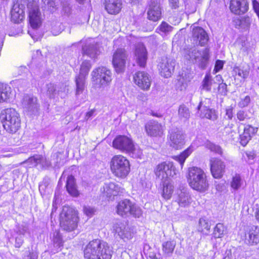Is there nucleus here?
Instances as JSON below:
<instances>
[{
    "mask_svg": "<svg viewBox=\"0 0 259 259\" xmlns=\"http://www.w3.org/2000/svg\"><path fill=\"white\" fill-rule=\"evenodd\" d=\"M112 253L108 243L100 239L90 241L84 249L85 259H111Z\"/></svg>",
    "mask_w": 259,
    "mask_h": 259,
    "instance_id": "1",
    "label": "nucleus"
},
{
    "mask_svg": "<svg viewBox=\"0 0 259 259\" xmlns=\"http://www.w3.org/2000/svg\"><path fill=\"white\" fill-rule=\"evenodd\" d=\"M0 117L4 128L8 133H15L20 128V117L15 109L8 108L3 110Z\"/></svg>",
    "mask_w": 259,
    "mask_h": 259,
    "instance_id": "2",
    "label": "nucleus"
},
{
    "mask_svg": "<svg viewBox=\"0 0 259 259\" xmlns=\"http://www.w3.org/2000/svg\"><path fill=\"white\" fill-rule=\"evenodd\" d=\"M188 182L190 186L197 191L204 192L208 188V183L204 171L198 167L189 169Z\"/></svg>",
    "mask_w": 259,
    "mask_h": 259,
    "instance_id": "3",
    "label": "nucleus"
},
{
    "mask_svg": "<svg viewBox=\"0 0 259 259\" xmlns=\"http://www.w3.org/2000/svg\"><path fill=\"white\" fill-rule=\"evenodd\" d=\"M91 76L93 85L96 89L104 88L109 85L112 80L111 71L103 66L94 69Z\"/></svg>",
    "mask_w": 259,
    "mask_h": 259,
    "instance_id": "4",
    "label": "nucleus"
},
{
    "mask_svg": "<svg viewBox=\"0 0 259 259\" xmlns=\"http://www.w3.org/2000/svg\"><path fill=\"white\" fill-rule=\"evenodd\" d=\"M110 166L112 174L117 178H125L130 171L129 161L121 155L114 156L110 161Z\"/></svg>",
    "mask_w": 259,
    "mask_h": 259,
    "instance_id": "5",
    "label": "nucleus"
},
{
    "mask_svg": "<svg viewBox=\"0 0 259 259\" xmlns=\"http://www.w3.org/2000/svg\"><path fill=\"white\" fill-rule=\"evenodd\" d=\"M77 217L76 211L69 206H64L60 213V226L68 232L73 231L77 227Z\"/></svg>",
    "mask_w": 259,
    "mask_h": 259,
    "instance_id": "6",
    "label": "nucleus"
},
{
    "mask_svg": "<svg viewBox=\"0 0 259 259\" xmlns=\"http://www.w3.org/2000/svg\"><path fill=\"white\" fill-rule=\"evenodd\" d=\"M185 57L189 60L195 61L201 68L204 69L209 59V50L207 48L200 51L194 48H190L185 50Z\"/></svg>",
    "mask_w": 259,
    "mask_h": 259,
    "instance_id": "7",
    "label": "nucleus"
},
{
    "mask_svg": "<svg viewBox=\"0 0 259 259\" xmlns=\"http://www.w3.org/2000/svg\"><path fill=\"white\" fill-rule=\"evenodd\" d=\"M116 212L122 217L130 214L135 217H139L142 214L140 208L128 199L121 200L118 203Z\"/></svg>",
    "mask_w": 259,
    "mask_h": 259,
    "instance_id": "8",
    "label": "nucleus"
},
{
    "mask_svg": "<svg viewBox=\"0 0 259 259\" xmlns=\"http://www.w3.org/2000/svg\"><path fill=\"white\" fill-rule=\"evenodd\" d=\"M91 64L89 61H83L80 68L79 74L76 76V95H79L81 94L84 89L87 76L91 68Z\"/></svg>",
    "mask_w": 259,
    "mask_h": 259,
    "instance_id": "9",
    "label": "nucleus"
},
{
    "mask_svg": "<svg viewBox=\"0 0 259 259\" xmlns=\"http://www.w3.org/2000/svg\"><path fill=\"white\" fill-rule=\"evenodd\" d=\"M168 142L170 147L179 149L185 144V135L183 132L178 127H172L168 131Z\"/></svg>",
    "mask_w": 259,
    "mask_h": 259,
    "instance_id": "10",
    "label": "nucleus"
},
{
    "mask_svg": "<svg viewBox=\"0 0 259 259\" xmlns=\"http://www.w3.org/2000/svg\"><path fill=\"white\" fill-rule=\"evenodd\" d=\"M155 174L157 178L162 180L169 177H174L176 175V169L174 164L170 161L162 162L157 166L155 170Z\"/></svg>",
    "mask_w": 259,
    "mask_h": 259,
    "instance_id": "11",
    "label": "nucleus"
},
{
    "mask_svg": "<svg viewBox=\"0 0 259 259\" xmlns=\"http://www.w3.org/2000/svg\"><path fill=\"white\" fill-rule=\"evenodd\" d=\"M126 58L127 55L124 49H117L113 54L112 64L117 73H121L124 71Z\"/></svg>",
    "mask_w": 259,
    "mask_h": 259,
    "instance_id": "12",
    "label": "nucleus"
},
{
    "mask_svg": "<svg viewBox=\"0 0 259 259\" xmlns=\"http://www.w3.org/2000/svg\"><path fill=\"white\" fill-rule=\"evenodd\" d=\"M114 232L124 241L131 239L134 235L133 228L121 222H117L113 226Z\"/></svg>",
    "mask_w": 259,
    "mask_h": 259,
    "instance_id": "13",
    "label": "nucleus"
},
{
    "mask_svg": "<svg viewBox=\"0 0 259 259\" xmlns=\"http://www.w3.org/2000/svg\"><path fill=\"white\" fill-rule=\"evenodd\" d=\"M161 75L167 78L171 76L174 71L175 60L171 58L163 57L158 64Z\"/></svg>",
    "mask_w": 259,
    "mask_h": 259,
    "instance_id": "14",
    "label": "nucleus"
},
{
    "mask_svg": "<svg viewBox=\"0 0 259 259\" xmlns=\"http://www.w3.org/2000/svg\"><path fill=\"white\" fill-rule=\"evenodd\" d=\"M29 167H35L38 169H46L51 166V162L42 155L35 154L25 161Z\"/></svg>",
    "mask_w": 259,
    "mask_h": 259,
    "instance_id": "15",
    "label": "nucleus"
},
{
    "mask_svg": "<svg viewBox=\"0 0 259 259\" xmlns=\"http://www.w3.org/2000/svg\"><path fill=\"white\" fill-rule=\"evenodd\" d=\"M210 99H205L204 101H201L197 107V110L200 111L199 116L201 118H206L212 120H215L217 118L215 110L209 108Z\"/></svg>",
    "mask_w": 259,
    "mask_h": 259,
    "instance_id": "16",
    "label": "nucleus"
},
{
    "mask_svg": "<svg viewBox=\"0 0 259 259\" xmlns=\"http://www.w3.org/2000/svg\"><path fill=\"white\" fill-rule=\"evenodd\" d=\"M133 140L126 136L119 135L113 141V147L122 152L127 153L133 147Z\"/></svg>",
    "mask_w": 259,
    "mask_h": 259,
    "instance_id": "17",
    "label": "nucleus"
},
{
    "mask_svg": "<svg viewBox=\"0 0 259 259\" xmlns=\"http://www.w3.org/2000/svg\"><path fill=\"white\" fill-rule=\"evenodd\" d=\"M192 33V39L194 44L203 46L207 44L208 40V36L206 31L202 28L193 26Z\"/></svg>",
    "mask_w": 259,
    "mask_h": 259,
    "instance_id": "18",
    "label": "nucleus"
},
{
    "mask_svg": "<svg viewBox=\"0 0 259 259\" xmlns=\"http://www.w3.org/2000/svg\"><path fill=\"white\" fill-rule=\"evenodd\" d=\"M210 171L215 179L222 178L226 171V165L222 160L213 158L210 160Z\"/></svg>",
    "mask_w": 259,
    "mask_h": 259,
    "instance_id": "19",
    "label": "nucleus"
},
{
    "mask_svg": "<svg viewBox=\"0 0 259 259\" xmlns=\"http://www.w3.org/2000/svg\"><path fill=\"white\" fill-rule=\"evenodd\" d=\"M145 128L148 136L153 137H162L163 135V125L156 120H150L145 124Z\"/></svg>",
    "mask_w": 259,
    "mask_h": 259,
    "instance_id": "20",
    "label": "nucleus"
},
{
    "mask_svg": "<svg viewBox=\"0 0 259 259\" xmlns=\"http://www.w3.org/2000/svg\"><path fill=\"white\" fill-rule=\"evenodd\" d=\"M135 83L142 90H148L151 86V81L149 74L144 71H139L134 76Z\"/></svg>",
    "mask_w": 259,
    "mask_h": 259,
    "instance_id": "21",
    "label": "nucleus"
},
{
    "mask_svg": "<svg viewBox=\"0 0 259 259\" xmlns=\"http://www.w3.org/2000/svg\"><path fill=\"white\" fill-rule=\"evenodd\" d=\"M21 104L25 112L34 113L38 108L37 98L31 95H25L22 99Z\"/></svg>",
    "mask_w": 259,
    "mask_h": 259,
    "instance_id": "22",
    "label": "nucleus"
},
{
    "mask_svg": "<svg viewBox=\"0 0 259 259\" xmlns=\"http://www.w3.org/2000/svg\"><path fill=\"white\" fill-rule=\"evenodd\" d=\"M101 191L104 197L111 199L112 197L121 194L123 189L113 182L105 183L101 188Z\"/></svg>",
    "mask_w": 259,
    "mask_h": 259,
    "instance_id": "23",
    "label": "nucleus"
},
{
    "mask_svg": "<svg viewBox=\"0 0 259 259\" xmlns=\"http://www.w3.org/2000/svg\"><path fill=\"white\" fill-rule=\"evenodd\" d=\"M149 20L156 22L161 18V9L159 3L157 0H152L147 12Z\"/></svg>",
    "mask_w": 259,
    "mask_h": 259,
    "instance_id": "24",
    "label": "nucleus"
},
{
    "mask_svg": "<svg viewBox=\"0 0 259 259\" xmlns=\"http://www.w3.org/2000/svg\"><path fill=\"white\" fill-rule=\"evenodd\" d=\"M245 242L249 245H256L259 242V227H249L245 233Z\"/></svg>",
    "mask_w": 259,
    "mask_h": 259,
    "instance_id": "25",
    "label": "nucleus"
},
{
    "mask_svg": "<svg viewBox=\"0 0 259 259\" xmlns=\"http://www.w3.org/2000/svg\"><path fill=\"white\" fill-rule=\"evenodd\" d=\"M230 9L236 15H242L247 12L248 4L246 0H231Z\"/></svg>",
    "mask_w": 259,
    "mask_h": 259,
    "instance_id": "26",
    "label": "nucleus"
},
{
    "mask_svg": "<svg viewBox=\"0 0 259 259\" xmlns=\"http://www.w3.org/2000/svg\"><path fill=\"white\" fill-rule=\"evenodd\" d=\"M135 57L137 63L141 67H145L147 59V52L143 45L137 46L135 50Z\"/></svg>",
    "mask_w": 259,
    "mask_h": 259,
    "instance_id": "27",
    "label": "nucleus"
},
{
    "mask_svg": "<svg viewBox=\"0 0 259 259\" xmlns=\"http://www.w3.org/2000/svg\"><path fill=\"white\" fill-rule=\"evenodd\" d=\"M104 5L106 10L110 14L119 13L122 8L121 0H105Z\"/></svg>",
    "mask_w": 259,
    "mask_h": 259,
    "instance_id": "28",
    "label": "nucleus"
},
{
    "mask_svg": "<svg viewBox=\"0 0 259 259\" xmlns=\"http://www.w3.org/2000/svg\"><path fill=\"white\" fill-rule=\"evenodd\" d=\"M177 198L176 201L181 207H186L191 203V198L189 192L184 188L178 190L177 192Z\"/></svg>",
    "mask_w": 259,
    "mask_h": 259,
    "instance_id": "29",
    "label": "nucleus"
},
{
    "mask_svg": "<svg viewBox=\"0 0 259 259\" xmlns=\"http://www.w3.org/2000/svg\"><path fill=\"white\" fill-rule=\"evenodd\" d=\"M29 18L30 24L33 28H37L40 25V14L37 6H35L30 10Z\"/></svg>",
    "mask_w": 259,
    "mask_h": 259,
    "instance_id": "30",
    "label": "nucleus"
},
{
    "mask_svg": "<svg viewBox=\"0 0 259 259\" xmlns=\"http://www.w3.org/2000/svg\"><path fill=\"white\" fill-rule=\"evenodd\" d=\"M11 20L15 23H20L24 18L23 6L20 7L18 4H15L11 12Z\"/></svg>",
    "mask_w": 259,
    "mask_h": 259,
    "instance_id": "31",
    "label": "nucleus"
},
{
    "mask_svg": "<svg viewBox=\"0 0 259 259\" xmlns=\"http://www.w3.org/2000/svg\"><path fill=\"white\" fill-rule=\"evenodd\" d=\"M66 188L68 193L72 196L77 197L79 195V192L77 189L75 180L73 176L70 175L67 177Z\"/></svg>",
    "mask_w": 259,
    "mask_h": 259,
    "instance_id": "32",
    "label": "nucleus"
},
{
    "mask_svg": "<svg viewBox=\"0 0 259 259\" xmlns=\"http://www.w3.org/2000/svg\"><path fill=\"white\" fill-rule=\"evenodd\" d=\"M11 94V88L6 84L0 83V103L7 102Z\"/></svg>",
    "mask_w": 259,
    "mask_h": 259,
    "instance_id": "33",
    "label": "nucleus"
},
{
    "mask_svg": "<svg viewBox=\"0 0 259 259\" xmlns=\"http://www.w3.org/2000/svg\"><path fill=\"white\" fill-rule=\"evenodd\" d=\"M227 233V228L222 223H218L213 228L212 236L214 239L222 238Z\"/></svg>",
    "mask_w": 259,
    "mask_h": 259,
    "instance_id": "34",
    "label": "nucleus"
},
{
    "mask_svg": "<svg viewBox=\"0 0 259 259\" xmlns=\"http://www.w3.org/2000/svg\"><path fill=\"white\" fill-rule=\"evenodd\" d=\"M84 55H86L91 58H95L98 55V50L96 44H89L85 45L82 48Z\"/></svg>",
    "mask_w": 259,
    "mask_h": 259,
    "instance_id": "35",
    "label": "nucleus"
},
{
    "mask_svg": "<svg viewBox=\"0 0 259 259\" xmlns=\"http://www.w3.org/2000/svg\"><path fill=\"white\" fill-rule=\"evenodd\" d=\"M195 149V147L192 144L180 155L175 156L174 159L180 163L182 167L186 159L191 154Z\"/></svg>",
    "mask_w": 259,
    "mask_h": 259,
    "instance_id": "36",
    "label": "nucleus"
},
{
    "mask_svg": "<svg viewBox=\"0 0 259 259\" xmlns=\"http://www.w3.org/2000/svg\"><path fill=\"white\" fill-rule=\"evenodd\" d=\"M176 242L175 240L164 242L162 245V250L164 255L170 256L173 253L176 247Z\"/></svg>",
    "mask_w": 259,
    "mask_h": 259,
    "instance_id": "37",
    "label": "nucleus"
},
{
    "mask_svg": "<svg viewBox=\"0 0 259 259\" xmlns=\"http://www.w3.org/2000/svg\"><path fill=\"white\" fill-rule=\"evenodd\" d=\"M191 116V112L189 108L184 104L180 105L178 109V117L180 119L184 121L188 120Z\"/></svg>",
    "mask_w": 259,
    "mask_h": 259,
    "instance_id": "38",
    "label": "nucleus"
},
{
    "mask_svg": "<svg viewBox=\"0 0 259 259\" xmlns=\"http://www.w3.org/2000/svg\"><path fill=\"white\" fill-rule=\"evenodd\" d=\"M173 27L165 21H163L156 29V32L162 36L168 35L172 31Z\"/></svg>",
    "mask_w": 259,
    "mask_h": 259,
    "instance_id": "39",
    "label": "nucleus"
},
{
    "mask_svg": "<svg viewBox=\"0 0 259 259\" xmlns=\"http://www.w3.org/2000/svg\"><path fill=\"white\" fill-rule=\"evenodd\" d=\"M174 187L173 184L170 182H167V183L164 182L163 184V193L162 196L166 199H169L172 195L174 192Z\"/></svg>",
    "mask_w": 259,
    "mask_h": 259,
    "instance_id": "40",
    "label": "nucleus"
},
{
    "mask_svg": "<svg viewBox=\"0 0 259 259\" xmlns=\"http://www.w3.org/2000/svg\"><path fill=\"white\" fill-rule=\"evenodd\" d=\"M210 224L208 220L205 217L200 218L197 227V231L201 233H204L205 230L209 231Z\"/></svg>",
    "mask_w": 259,
    "mask_h": 259,
    "instance_id": "41",
    "label": "nucleus"
},
{
    "mask_svg": "<svg viewBox=\"0 0 259 259\" xmlns=\"http://www.w3.org/2000/svg\"><path fill=\"white\" fill-rule=\"evenodd\" d=\"M234 71L236 74L245 79L249 75V68L245 66H235L234 68Z\"/></svg>",
    "mask_w": 259,
    "mask_h": 259,
    "instance_id": "42",
    "label": "nucleus"
},
{
    "mask_svg": "<svg viewBox=\"0 0 259 259\" xmlns=\"http://www.w3.org/2000/svg\"><path fill=\"white\" fill-rule=\"evenodd\" d=\"M53 240L54 247L55 248L54 252H58L59 248L63 245L62 239L59 232L56 231L54 233Z\"/></svg>",
    "mask_w": 259,
    "mask_h": 259,
    "instance_id": "43",
    "label": "nucleus"
},
{
    "mask_svg": "<svg viewBox=\"0 0 259 259\" xmlns=\"http://www.w3.org/2000/svg\"><path fill=\"white\" fill-rule=\"evenodd\" d=\"M243 180H242L240 176L238 174H236L232 178L231 182V187L234 190H237L243 185Z\"/></svg>",
    "mask_w": 259,
    "mask_h": 259,
    "instance_id": "44",
    "label": "nucleus"
},
{
    "mask_svg": "<svg viewBox=\"0 0 259 259\" xmlns=\"http://www.w3.org/2000/svg\"><path fill=\"white\" fill-rule=\"evenodd\" d=\"M130 151H127V153L129 154L132 157L135 158H142L143 156L142 150L138 146L133 143V147Z\"/></svg>",
    "mask_w": 259,
    "mask_h": 259,
    "instance_id": "45",
    "label": "nucleus"
},
{
    "mask_svg": "<svg viewBox=\"0 0 259 259\" xmlns=\"http://www.w3.org/2000/svg\"><path fill=\"white\" fill-rule=\"evenodd\" d=\"M212 80L211 76L209 74H206L202 82V89L209 92L211 89Z\"/></svg>",
    "mask_w": 259,
    "mask_h": 259,
    "instance_id": "46",
    "label": "nucleus"
},
{
    "mask_svg": "<svg viewBox=\"0 0 259 259\" xmlns=\"http://www.w3.org/2000/svg\"><path fill=\"white\" fill-rule=\"evenodd\" d=\"M46 90L47 95L50 98H54L57 92L55 85L52 83L47 84Z\"/></svg>",
    "mask_w": 259,
    "mask_h": 259,
    "instance_id": "47",
    "label": "nucleus"
},
{
    "mask_svg": "<svg viewBox=\"0 0 259 259\" xmlns=\"http://www.w3.org/2000/svg\"><path fill=\"white\" fill-rule=\"evenodd\" d=\"M207 147L211 151L214 152L221 156L223 155V150L220 146L212 143H209L207 144Z\"/></svg>",
    "mask_w": 259,
    "mask_h": 259,
    "instance_id": "48",
    "label": "nucleus"
},
{
    "mask_svg": "<svg viewBox=\"0 0 259 259\" xmlns=\"http://www.w3.org/2000/svg\"><path fill=\"white\" fill-rule=\"evenodd\" d=\"M258 128L253 127L250 125H246L244 128V132L246 133L249 136L252 138L257 132Z\"/></svg>",
    "mask_w": 259,
    "mask_h": 259,
    "instance_id": "49",
    "label": "nucleus"
},
{
    "mask_svg": "<svg viewBox=\"0 0 259 259\" xmlns=\"http://www.w3.org/2000/svg\"><path fill=\"white\" fill-rule=\"evenodd\" d=\"M44 4L48 7L51 12H54L56 9L57 5L55 0H42Z\"/></svg>",
    "mask_w": 259,
    "mask_h": 259,
    "instance_id": "50",
    "label": "nucleus"
},
{
    "mask_svg": "<svg viewBox=\"0 0 259 259\" xmlns=\"http://www.w3.org/2000/svg\"><path fill=\"white\" fill-rule=\"evenodd\" d=\"M251 139V138L249 135L246 133L243 132V133L240 135V143L242 146H245Z\"/></svg>",
    "mask_w": 259,
    "mask_h": 259,
    "instance_id": "51",
    "label": "nucleus"
},
{
    "mask_svg": "<svg viewBox=\"0 0 259 259\" xmlns=\"http://www.w3.org/2000/svg\"><path fill=\"white\" fill-rule=\"evenodd\" d=\"M218 92L222 96H226L227 94V85L225 83H220L218 87Z\"/></svg>",
    "mask_w": 259,
    "mask_h": 259,
    "instance_id": "52",
    "label": "nucleus"
},
{
    "mask_svg": "<svg viewBox=\"0 0 259 259\" xmlns=\"http://www.w3.org/2000/svg\"><path fill=\"white\" fill-rule=\"evenodd\" d=\"M62 12L64 14L69 15L71 12V7L70 4L67 2H65L62 4Z\"/></svg>",
    "mask_w": 259,
    "mask_h": 259,
    "instance_id": "53",
    "label": "nucleus"
},
{
    "mask_svg": "<svg viewBox=\"0 0 259 259\" xmlns=\"http://www.w3.org/2000/svg\"><path fill=\"white\" fill-rule=\"evenodd\" d=\"M237 119L240 121H244L249 118L247 112L243 110H239L237 113Z\"/></svg>",
    "mask_w": 259,
    "mask_h": 259,
    "instance_id": "54",
    "label": "nucleus"
},
{
    "mask_svg": "<svg viewBox=\"0 0 259 259\" xmlns=\"http://www.w3.org/2000/svg\"><path fill=\"white\" fill-rule=\"evenodd\" d=\"M250 101V97L246 96L244 98L241 99L238 105L240 108H244L248 106Z\"/></svg>",
    "mask_w": 259,
    "mask_h": 259,
    "instance_id": "55",
    "label": "nucleus"
},
{
    "mask_svg": "<svg viewBox=\"0 0 259 259\" xmlns=\"http://www.w3.org/2000/svg\"><path fill=\"white\" fill-rule=\"evenodd\" d=\"M224 64V61L220 60H217L215 62L214 68L213 70V73H216L217 72L222 70L223 68Z\"/></svg>",
    "mask_w": 259,
    "mask_h": 259,
    "instance_id": "56",
    "label": "nucleus"
},
{
    "mask_svg": "<svg viewBox=\"0 0 259 259\" xmlns=\"http://www.w3.org/2000/svg\"><path fill=\"white\" fill-rule=\"evenodd\" d=\"M23 236L24 234H18L15 238V246L16 247H20L23 243Z\"/></svg>",
    "mask_w": 259,
    "mask_h": 259,
    "instance_id": "57",
    "label": "nucleus"
},
{
    "mask_svg": "<svg viewBox=\"0 0 259 259\" xmlns=\"http://www.w3.org/2000/svg\"><path fill=\"white\" fill-rule=\"evenodd\" d=\"M83 212L87 215L91 217L94 214L95 210L94 208L89 206H84Z\"/></svg>",
    "mask_w": 259,
    "mask_h": 259,
    "instance_id": "58",
    "label": "nucleus"
},
{
    "mask_svg": "<svg viewBox=\"0 0 259 259\" xmlns=\"http://www.w3.org/2000/svg\"><path fill=\"white\" fill-rule=\"evenodd\" d=\"M170 7L172 9H177L179 7V0H168Z\"/></svg>",
    "mask_w": 259,
    "mask_h": 259,
    "instance_id": "59",
    "label": "nucleus"
},
{
    "mask_svg": "<svg viewBox=\"0 0 259 259\" xmlns=\"http://www.w3.org/2000/svg\"><path fill=\"white\" fill-rule=\"evenodd\" d=\"M253 9L259 18V3L256 0L252 1Z\"/></svg>",
    "mask_w": 259,
    "mask_h": 259,
    "instance_id": "60",
    "label": "nucleus"
},
{
    "mask_svg": "<svg viewBox=\"0 0 259 259\" xmlns=\"http://www.w3.org/2000/svg\"><path fill=\"white\" fill-rule=\"evenodd\" d=\"M24 259H37V254L34 252H29V254L25 256Z\"/></svg>",
    "mask_w": 259,
    "mask_h": 259,
    "instance_id": "61",
    "label": "nucleus"
},
{
    "mask_svg": "<svg viewBox=\"0 0 259 259\" xmlns=\"http://www.w3.org/2000/svg\"><path fill=\"white\" fill-rule=\"evenodd\" d=\"M241 24L244 23L246 26H248L250 24V21L249 17H244L240 20Z\"/></svg>",
    "mask_w": 259,
    "mask_h": 259,
    "instance_id": "62",
    "label": "nucleus"
},
{
    "mask_svg": "<svg viewBox=\"0 0 259 259\" xmlns=\"http://www.w3.org/2000/svg\"><path fill=\"white\" fill-rule=\"evenodd\" d=\"M94 113V110H91L90 111H89L88 112H87L86 113V115H85V119L87 120L90 118L92 117Z\"/></svg>",
    "mask_w": 259,
    "mask_h": 259,
    "instance_id": "63",
    "label": "nucleus"
},
{
    "mask_svg": "<svg viewBox=\"0 0 259 259\" xmlns=\"http://www.w3.org/2000/svg\"><path fill=\"white\" fill-rule=\"evenodd\" d=\"M138 99L141 100L143 101H145L147 100V97L146 95L143 93H141L140 94H139L138 96Z\"/></svg>",
    "mask_w": 259,
    "mask_h": 259,
    "instance_id": "64",
    "label": "nucleus"
}]
</instances>
